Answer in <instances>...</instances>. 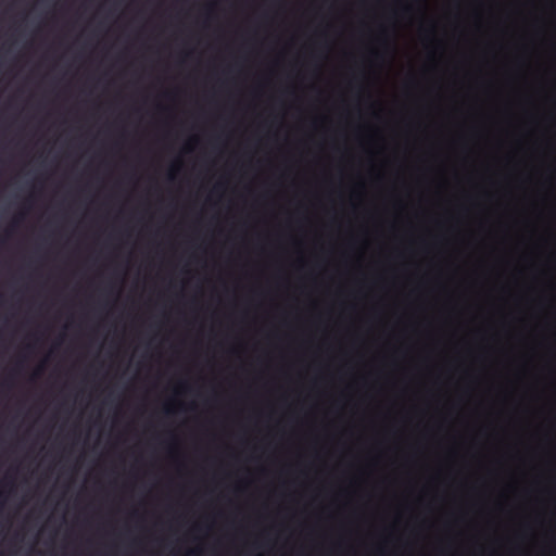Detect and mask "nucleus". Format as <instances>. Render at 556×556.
Segmentation results:
<instances>
[{
  "mask_svg": "<svg viewBox=\"0 0 556 556\" xmlns=\"http://www.w3.org/2000/svg\"><path fill=\"white\" fill-rule=\"evenodd\" d=\"M193 554H194V552H193V551H191V552H189V553L187 554V556H192Z\"/></svg>",
  "mask_w": 556,
  "mask_h": 556,
  "instance_id": "1",
  "label": "nucleus"
},
{
  "mask_svg": "<svg viewBox=\"0 0 556 556\" xmlns=\"http://www.w3.org/2000/svg\"><path fill=\"white\" fill-rule=\"evenodd\" d=\"M2 496V493H0V497Z\"/></svg>",
  "mask_w": 556,
  "mask_h": 556,
  "instance_id": "2",
  "label": "nucleus"
}]
</instances>
